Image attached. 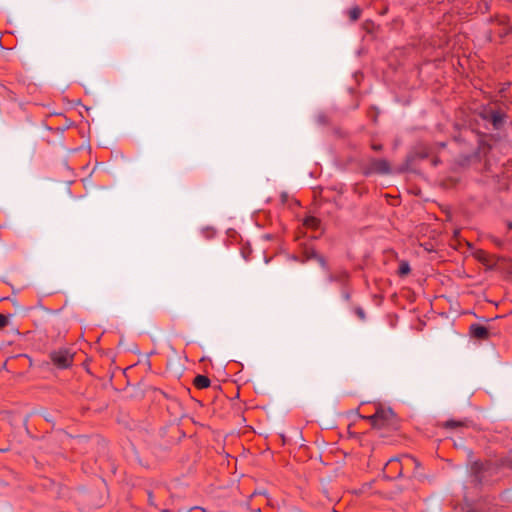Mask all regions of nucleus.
<instances>
[{"label": "nucleus", "instance_id": "f257e3e1", "mask_svg": "<svg viewBox=\"0 0 512 512\" xmlns=\"http://www.w3.org/2000/svg\"><path fill=\"white\" fill-rule=\"evenodd\" d=\"M369 420L374 428L394 430L399 428L398 418L391 408L377 409L375 414L369 417Z\"/></svg>", "mask_w": 512, "mask_h": 512}, {"label": "nucleus", "instance_id": "f03ea898", "mask_svg": "<svg viewBox=\"0 0 512 512\" xmlns=\"http://www.w3.org/2000/svg\"><path fill=\"white\" fill-rule=\"evenodd\" d=\"M479 116L482 120L489 122L495 130H501L508 117L502 108L495 105L484 106L479 112Z\"/></svg>", "mask_w": 512, "mask_h": 512}, {"label": "nucleus", "instance_id": "7ed1b4c3", "mask_svg": "<svg viewBox=\"0 0 512 512\" xmlns=\"http://www.w3.org/2000/svg\"><path fill=\"white\" fill-rule=\"evenodd\" d=\"M502 468L498 465V459L495 461H475L471 466V471L478 483H483L487 477L497 474Z\"/></svg>", "mask_w": 512, "mask_h": 512}, {"label": "nucleus", "instance_id": "20e7f679", "mask_svg": "<svg viewBox=\"0 0 512 512\" xmlns=\"http://www.w3.org/2000/svg\"><path fill=\"white\" fill-rule=\"evenodd\" d=\"M74 353L68 348H59L49 353V359L58 369H68L73 365Z\"/></svg>", "mask_w": 512, "mask_h": 512}, {"label": "nucleus", "instance_id": "39448f33", "mask_svg": "<svg viewBox=\"0 0 512 512\" xmlns=\"http://www.w3.org/2000/svg\"><path fill=\"white\" fill-rule=\"evenodd\" d=\"M362 174L370 176L373 174L385 175L391 172L390 163L385 159L370 158L361 165Z\"/></svg>", "mask_w": 512, "mask_h": 512}, {"label": "nucleus", "instance_id": "423d86ee", "mask_svg": "<svg viewBox=\"0 0 512 512\" xmlns=\"http://www.w3.org/2000/svg\"><path fill=\"white\" fill-rule=\"evenodd\" d=\"M406 467V462L403 460V455L389 459L385 465L384 473L387 478L393 480L398 479L403 475V469Z\"/></svg>", "mask_w": 512, "mask_h": 512}, {"label": "nucleus", "instance_id": "0eeeda50", "mask_svg": "<svg viewBox=\"0 0 512 512\" xmlns=\"http://www.w3.org/2000/svg\"><path fill=\"white\" fill-rule=\"evenodd\" d=\"M328 281L339 283L343 287V286L349 285L350 274L345 269H339L333 273H329Z\"/></svg>", "mask_w": 512, "mask_h": 512}, {"label": "nucleus", "instance_id": "6e6552de", "mask_svg": "<svg viewBox=\"0 0 512 512\" xmlns=\"http://www.w3.org/2000/svg\"><path fill=\"white\" fill-rule=\"evenodd\" d=\"M469 331L470 335L478 340H487L490 336L488 328L480 324H472Z\"/></svg>", "mask_w": 512, "mask_h": 512}, {"label": "nucleus", "instance_id": "1a4fd4ad", "mask_svg": "<svg viewBox=\"0 0 512 512\" xmlns=\"http://www.w3.org/2000/svg\"><path fill=\"white\" fill-rule=\"evenodd\" d=\"M211 384L210 379L205 375H197L193 380V385L197 389H205L208 388Z\"/></svg>", "mask_w": 512, "mask_h": 512}, {"label": "nucleus", "instance_id": "9d476101", "mask_svg": "<svg viewBox=\"0 0 512 512\" xmlns=\"http://www.w3.org/2000/svg\"><path fill=\"white\" fill-rule=\"evenodd\" d=\"M403 460H405L407 468L411 466L414 467V474L417 475V470H419L422 467L420 461L408 454H403Z\"/></svg>", "mask_w": 512, "mask_h": 512}, {"label": "nucleus", "instance_id": "9b49d317", "mask_svg": "<svg viewBox=\"0 0 512 512\" xmlns=\"http://www.w3.org/2000/svg\"><path fill=\"white\" fill-rule=\"evenodd\" d=\"M498 465H500V467L502 469H511L512 470V452L499 458Z\"/></svg>", "mask_w": 512, "mask_h": 512}, {"label": "nucleus", "instance_id": "f8f14e48", "mask_svg": "<svg viewBox=\"0 0 512 512\" xmlns=\"http://www.w3.org/2000/svg\"><path fill=\"white\" fill-rule=\"evenodd\" d=\"M348 17L352 22L359 20L362 14V9L359 6H353L347 11Z\"/></svg>", "mask_w": 512, "mask_h": 512}, {"label": "nucleus", "instance_id": "ddd939ff", "mask_svg": "<svg viewBox=\"0 0 512 512\" xmlns=\"http://www.w3.org/2000/svg\"><path fill=\"white\" fill-rule=\"evenodd\" d=\"M303 224L308 228L318 229V227L320 225V220L314 216H308L304 219Z\"/></svg>", "mask_w": 512, "mask_h": 512}, {"label": "nucleus", "instance_id": "4468645a", "mask_svg": "<svg viewBox=\"0 0 512 512\" xmlns=\"http://www.w3.org/2000/svg\"><path fill=\"white\" fill-rule=\"evenodd\" d=\"M411 271L410 265L407 261H402L398 268V275L400 277L407 276Z\"/></svg>", "mask_w": 512, "mask_h": 512}, {"label": "nucleus", "instance_id": "2eb2a0df", "mask_svg": "<svg viewBox=\"0 0 512 512\" xmlns=\"http://www.w3.org/2000/svg\"><path fill=\"white\" fill-rule=\"evenodd\" d=\"M306 260H315L319 253L313 247H306L303 251Z\"/></svg>", "mask_w": 512, "mask_h": 512}, {"label": "nucleus", "instance_id": "dca6fc26", "mask_svg": "<svg viewBox=\"0 0 512 512\" xmlns=\"http://www.w3.org/2000/svg\"><path fill=\"white\" fill-rule=\"evenodd\" d=\"M464 423L462 421L457 420H448L443 424V427L446 429H455L458 427H463Z\"/></svg>", "mask_w": 512, "mask_h": 512}, {"label": "nucleus", "instance_id": "f3484780", "mask_svg": "<svg viewBox=\"0 0 512 512\" xmlns=\"http://www.w3.org/2000/svg\"><path fill=\"white\" fill-rule=\"evenodd\" d=\"M341 295L345 301L349 302L351 300L352 291L349 285L342 287Z\"/></svg>", "mask_w": 512, "mask_h": 512}, {"label": "nucleus", "instance_id": "a211bd4d", "mask_svg": "<svg viewBox=\"0 0 512 512\" xmlns=\"http://www.w3.org/2000/svg\"><path fill=\"white\" fill-rule=\"evenodd\" d=\"M476 258L484 264L488 263V254L483 250H478L476 252Z\"/></svg>", "mask_w": 512, "mask_h": 512}, {"label": "nucleus", "instance_id": "6ab92c4d", "mask_svg": "<svg viewBox=\"0 0 512 512\" xmlns=\"http://www.w3.org/2000/svg\"><path fill=\"white\" fill-rule=\"evenodd\" d=\"M315 260L319 263V265H320L324 270H327V271L329 270L328 263H327V261H326V259H325V257H324V256H322V255H320V254H319V255H318V257H316V259H315Z\"/></svg>", "mask_w": 512, "mask_h": 512}, {"label": "nucleus", "instance_id": "aec40b11", "mask_svg": "<svg viewBox=\"0 0 512 512\" xmlns=\"http://www.w3.org/2000/svg\"><path fill=\"white\" fill-rule=\"evenodd\" d=\"M375 27V24L372 20H366L364 23H363V28L365 29L366 32L368 33H372L373 32V29Z\"/></svg>", "mask_w": 512, "mask_h": 512}, {"label": "nucleus", "instance_id": "412c9836", "mask_svg": "<svg viewBox=\"0 0 512 512\" xmlns=\"http://www.w3.org/2000/svg\"><path fill=\"white\" fill-rule=\"evenodd\" d=\"M147 497H148V504L151 507H154V508L158 509V505L154 501V495H153L152 491H150V490L147 491Z\"/></svg>", "mask_w": 512, "mask_h": 512}, {"label": "nucleus", "instance_id": "4be33fe9", "mask_svg": "<svg viewBox=\"0 0 512 512\" xmlns=\"http://www.w3.org/2000/svg\"><path fill=\"white\" fill-rule=\"evenodd\" d=\"M489 238L499 248H501L504 244V241L496 236H490Z\"/></svg>", "mask_w": 512, "mask_h": 512}, {"label": "nucleus", "instance_id": "5701e85b", "mask_svg": "<svg viewBox=\"0 0 512 512\" xmlns=\"http://www.w3.org/2000/svg\"><path fill=\"white\" fill-rule=\"evenodd\" d=\"M8 324V317L0 314V329H3Z\"/></svg>", "mask_w": 512, "mask_h": 512}, {"label": "nucleus", "instance_id": "b1692460", "mask_svg": "<svg viewBox=\"0 0 512 512\" xmlns=\"http://www.w3.org/2000/svg\"><path fill=\"white\" fill-rule=\"evenodd\" d=\"M355 314L361 319V320H364L365 319V312L364 310L361 308V307H357L355 309Z\"/></svg>", "mask_w": 512, "mask_h": 512}, {"label": "nucleus", "instance_id": "393cba45", "mask_svg": "<svg viewBox=\"0 0 512 512\" xmlns=\"http://www.w3.org/2000/svg\"><path fill=\"white\" fill-rule=\"evenodd\" d=\"M478 149H479V150H480V149H483V150H485V152H486V151H488V150L490 149V146H489L486 142H484V141H482V140H479Z\"/></svg>", "mask_w": 512, "mask_h": 512}, {"label": "nucleus", "instance_id": "a878e982", "mask_svg": "<svg viewBox=\"0 0 512 512\" xmlns=\"http://www.w3.org/2000/svg\"><path fill=\"white\" fill-rule=\"evenodd\" d=\"M394 27L398 28L403 25V20L401 18H396L392 21Z\"/></svg>", "mask_w": 512, "mask_h": 512}, {"label": "nucleus", "instance_id": "bb28decb", "mask_svg": "<svg viewBox=\"0 0 512 512\" xmlns=\"http://www.w3.org/2000/svg\"><path fill=\"white\" fill-rule=\"evenodd\" d=\"M371 148L374 150V151H381L383 149V146L382 144H376V143H373L371 145Z\"/></svg>", "mask_w": 512, "mask_h": 512}, {"label": "nucleus", "instance_id": "cd10ccee", "mask_svg": "<svg viewBox=\"0 0 512 512\" xmlns=\"http://www.w3.org/2000/svg\"><path fill=\"white\" fill-rule=\"evenodd\" d=\"M507 22H508V18L506 16L501 17L499 20V23L502 25L507 24Z\"/></svg>", "mask_w": 512, "mask_h": 512}, {"label": "nucleus", "instance_id": "c85d7f7f", "mask_svg": "<svg viewBox=\"0 0 512 512\" xmlns=\"http://www.w3.org/2000/svg\"><path fill=\"white\" fill-rule=\"evenodd\" d=\"M506 226L508 230H512V221L508 220L506 221Z\"/></svg>", "mask_w": 512, "mask_h": 512}, {"label": "nucleus", "instance_id": "c756f323", "mask_svg": "<svg viewBox=\"0 0 512 512\" xmlns=\"http://www.w3.org/2000/svg\"><path fill=\"white\" fill-rule=\"evenodd\" d=\"M252 512H262L260 508L252 509Z\"/></svg>", "mask_w": 512, "mask_h": 512}, {"label": "nucleus", "instance_id": "7c9ffc66", "mask_svg": "<svg viewBox=\"0 0 512 512\" xmlns=\"http://www.w3.org/2000/svg\"><path fill=\"white\" fill-rule=\"evenodd\" d=\"M387 12V8L382 9V14H385Z\"/></svg>", "mask_w": 512, "mask_h": 512}, {"label": "nucleus", "instance_id": "2f4dec72", "mask_svg": "<svg viewBox=\"0 0 512 512\" xmlns=\"http://www.w3.org/2000/svg\"><path fill=\"white\" fill-rule=\"evenodd\" d=\"M167 511H168L167 509H163V510H161V512H167Z\"/></svg>", "mask_w": 512, "mask_h": 512}]
</instances>
